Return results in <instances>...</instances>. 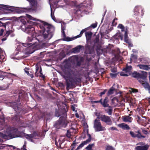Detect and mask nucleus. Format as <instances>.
I'll use <instances>...</instances> for the list:
<instances>
[{
  "label": "nucleus",
  "mask_w": 150,
  "mask_h": 150,
  "mask_svg": "<svg viewBox=\"0 0 150 150\" xmlns=\"http://www.w3.org/2000/svg\"><path fill=\"white\" fill-rule=\"evenodd\" d=\"M42 25H40V27L41 28H43L44 29L42 35H39L35 37H34L33 35H29L27 38V42L23 43V46H29L30 49L31 48H32V47H31V46L35 45L36 41L41 42L44 39L48 38V39L50 40L52 37L54 30V27L44 21H42Z\"/></svg>",
  "instance_id": "f257e3e1"
},
{
  "label": "nucleus",
  "mask_w": 150,
  "mask_h": 150,
  "mask_svg": "<svg viewBox=\"0 0 150 150\" xmlns=\"http://www.w3.org/2000/svg\"><path fill=\"white\" fill-rule=\"evenodd\" d=\"M0 136L4 139H8L17 137H24L33 142V139H37V134L34 132L32 135L26 134L23 132H19L16 129L11 130L10 132H6L4 133L0 132Z\"/></svg>",
  "instance_id": "f03ea898"
},
{
  "label": "nucleus",
  "mask_w": 150,
  "mask_h": 150,
  "mask_svg": "<svg viewBox=\"0 0 150 150\" xmlns=\"http://www.w3.org/2000/svg\"><path fill=\"white\" fill-rule=\"evenodd\" d=\"M62 69L63 76L66 79L67 82L69 81L71 83L73 82L74 73L70 69L71 66H60Z\"/></svg>",
  "instance_id": "7ed1b4c3"
},
{
  "label": "nucleus",
  "mask_w": 150,
  "mask_h": 150,
  "mask_svg": "<svg viewBox=\"0 0 150 150\" xmlns=\"http://www.w3.org/2000/svg\"><path fill=\"white\" fill-rule=\"evenodd\" d=\"M113 53L114 54V58L111 62L110 64L114 66H119L120 64L123 63L122 58L120 55V52L118 48L115 49Z\"/></svg>",
  "instance_id": "20e7f679"
},
{
  "label": "nucleus",
  "mask_w": 150,
  "mask_h": 150,
  "mask_svg": "<svg viewBox=\"0 0 150 150\" xmlns=\"http://www.w3.org/2000/svg\"><path fill=\"white\" fill-rule=\"evenodd\" d=\"M30 3V7L18 9L17 12L20 13L27 12L35 11L37 9V2L35 0H27Z\"/></svg>",
  "instance_id": "39448f33"
},
{
  "label": "nucleus",
  "mask_w": 150,
  "mask_h": 150,
  "mask_svg": "<svg viewBox=\"0 0 150 150\" xmlns=\"http://www.w3.org/2000/svg\"><path fill=\"white\" fill-rule=\"evenodd\" d=\"M70 60L73 62H76V66H81V63L83 62L84 59L83 57L77 56H73L69 59H66L64 61L63 63L64 64V66H70L69 64Z\"/></svg>",
  "instance_id": "423d86ee"
},
{
  "label": "nucleus",
  "mask_w": 150,
  "mask_h": 150,
  "mask_svg": "<svg viewBox=\"0 0 150 150\" xmlns=\"http://www.w3.org/2000/svg\"><path fill=\"white\" fill-rule=\"evenodd\" d=\"M67 125V122L65 117H61L59 120L57 121L54 125V127L57 129L61 127H65Z\"/></svg>",
  "instance_id": "0eeeda50"
},
{
  "label": "nucleus",
  "mask_w": 150,
  "mask_h": 150,
  "mask_svg": "<svg viewBox=\"0 0 150 150\" xmlns=\"http://www.w3.org/2000/svg\"><path fill=\"white\" fill-rule=\"evenodd\" d=\"M83 133L85 134V135H86V134L87 135L88 138L87 140L83 142L81 144H80L75 150H78L79 149L81 148L84 145L89 143L91 141V137L90 135L88 134V129L87 128L83 130Z\"/></svg>",
  "instance_id": "6e6552de"
},
{
  "label": "nucleus",
  "mask_w": 150,
  "mask_h": 150,
  "mask_svg": "<svg viewBox=\"0 0 150 150\" xmlns=\"http://www.w3.org/2000/svg\"><path fill=\"white\" fill-rule=\"evenodd\" d=\"M94 127L96 131L98 132L105 130V128L101 125L99 120L96 119L94 123Z\"/></svg>",
  "instance_id": "1a4fd4ad"
},
{
  "label": "nucleus",
  "mask_w": 150,
  "mask_h": 150,
  "mask_svg": "<svg viewBox=\"0 0 150 150\" xmlns=\"http://www.w3.org/2000/svg\"><path fill=\"white\" fill-rule=\"evenodd\" d=\"M132 70V66H126V67L123 69L124 72H121L120 73V75L122 76H128L129 75L131 74V72Z\"/></svg>",
  "instance_id": "9d476101"
},
{
  "label": "nucleus",
  "mask_w": 150,
  "mask_h": 150,
  "mask_svg": "<svg viewBox=\"0 0 150 150\" xmlns=\"http://www.w3.org/2000/svg\"><path fill=\"white\" fill-rule=\"evenodd\" d=\"M100 120L105 123L107 124L111 125L112 123V120L110 117L105 115H101L99 117Z\"/></svg>",
  "instance_id": "9b49d317"
},
{
  "label": "nucleus",
  "mask_w": 150,
  "mask_h": 150,
  "mask_svg": "<svg viewBox=\"0 0 150 150\" xmlns=\"http://www.w3.org/2000/svg\"><path fill=\"white\" fill-rule=\"evenodd\" d=\"M94 45L91 46L88 44H86L85 45V53L89 54H93L94 52Z\"/></svg>",
  "instance_id": "f8f14e48"
},
{
  "label": "nucleus",
  "mask_w": 150,
  "mask_h": 150,
  "mask_svg": "<svg viewBox=\"0 0 150 150\" xmlns=\"http://www.w3.org/2000/svg\"><path fill=\"white\" fill-rule=\"evenodd\" d=\"M86 30L85 29H83L80 32V34L79 35H78L75 37H74L73 38H71L69 37H67L64 39V40L67 41H71L74 39H76L78 38H80L82 36L83 33L84 32L86 31Z\"/></svg>",
  "instance_id": "ddd939ff"
},
{
  "label": "nucleus",
  "mask_w": 150,
  "mask_h": 150,
  "mask_svg": "<svg viewBox=\"0 0 150 150\" xmlns=\"http://www.w3.org/2000/svg\"><path fill=\"white\" fill-rule=\"evenodd\" d=\"M125 42L128 44L129 46L130 47H132L133 46V44L132 43L131 41L128 39L127 32V29L126 28V31L125 32L124 35Z\"/></svg>",
  "instance_id": "4468645a"
},
{
  "label": "nucleus",
  "mask_w": 150,
  "mask_h": 150,
  "mask_svg": "<svg viewBox=\"0 0 150 150\" xmlns=\"http://www.w3.org/2000/svg\"><path fill=\"white\" fill-rule=\"evenodd\" d=\"M35 30V28L32 25H29L25 27V32L27 33H31Z\"/></svg>",
  "instance_id": "2eb2a0df"
},
{
  "label": "nucleus",
  "mask_w": 150,
  "mask_h": 150,
  "mask_svg": "<svg viewBox=\"0 0 150 150\" xmlns=\"http://www.w3.org/2000/svg\"><path fill=\"white\" fill-rule=\"evenodd\" d=\"M100 103L104 107H107L109 106V104L108 103V100L107 97H105L103 101H102V99H100Z\"/></svg>",
  "instance_id": "dca6fc26"
},
{
  "label": "nucleus",
  "mask_w": 150,
  "mask_h": 150,
  "mask_svg": "<svg viewBox=\"0 0 150 150\" xmlns=\"http://www.w3.org/2000/svg\"><path fill=\"white\" fill-rule=\"evenodd\" d=\"M64 139L63 137H61L59 138L57 137L56 139L55 144L57 146H59L62 143V140Z\"/></svg>",
  "instance_id": "f3484780"
},
{
  "label": "nucleus",
  "mask_w": 150,
  "mask_h": 150,
  "mask_svg": "<svg viewBox=\"0 0 150 150\" xmlns=\"http://www.w3.org/2000/svg\"><path fill=\"white\" fill-rule=\"evenodd\" d=\"M130 115L128 116H123L122 117V119L125 122H131L132 120V117H130Z\"/></svg>",
  "instance_id": "a211bd4d"
},
{
  "label": "nucleus",
  "mask_w": 150,
  "mask_h": 150,
  "mask_svg": "<svg viewBox=\"0 0 150 150\" xmlns=\"http://www.w3.org/2000/svg\"><path fill=\"white\" fill-rule=\"evenodd\" d=\"M140 10H141L142 13V12L143 11V10L138 6H136L134 9V15L136 16H138L139 15V11Z\"/></svg>",
  "instance_id": "6ab92c4d"
},
{
  "label": "nucleus",
  "mask_w": 150,
  "mask_h": 150,
  "mask_svg": "<svg viewBox=\"0 0 150 150\" xmlns=\"http://www.w3.org/2000/svg\"><path fill=\"white\" fill-rule=\"evenodd\" d=\"M118 126L119 127L128 130L130 129L129 126L128 125L125 123H123L119 124Z\"/></svg>",
  "instance_id": "aec40b11"
},
{
  "label": "nucleus",
  "mask_w": 150,
  "mask_h": 150,
  "mask_svg": "<svg viewBox=\"0 0 150 150\" xmlns=\"http://www.w3.org/2000/svg\"><path fill=\"white\" fill-rule=\"evenodd\" d=\"M4 120L2 117H0V131L2 130L5 127Z\"/></svg>",
  "instance_id": "412c9836"
},
{
  "label": "nucleus",
  "mask_w": 150,
  "mask_h": 150,
  "mask_svg": "<svg viewBox=\"0 0 150 150\" xmlns=\"http://www.w3.org/2000/svg\"><path fill=\"white\" fill-rule=\"evenodd\" d=\"M137 57L136 55L133 54L131 55L130 57V60L129 62H128V63H130L132 62H137Z\"/></svg>",
  "instance_id": "4be33fe9"
},
{
  "label": "nucleus",
  "mask_w": 150,
  "mask_h": 150,
  "mask_svg": "<svg viewBox=\"0 0 150 150\" xmlns=\"http://www.w3.org/2000/svg\"><path fill=\"white\" fill-rule=\"evenodd\" d=\"M83 47V46L81 45H78L72 49L73 52L74 53L78 52L80 51V50Z\"/></svg>",
  "instance_id": "5701e85b"
},
{
  "label": "nucleus",
  "mask_w": 150,
  "mask_h": 150,
  "mask_svg": "<svg viewBox=\"0 0 150 150\" xmlns=\"http://www.w3.org/2000/svg\"><path fill=\"white\" fill-rule=\"evenodd\" d=\"M8 147H12L13 149L15 148V146L12 145H9L5 144H0V149H7Z\"/></svg>",
  "instance_id": "b1692460"
},
{
  "label": "nucleus",
  "mask_w": 150,
  "mask_h": 150,
  "mask_svg": "<svg viewBox=\"0 0 150 150\" xmlns=\"http://www.w3.org/2000/svg\"><path fill=\"white\" fill-rule=\"evenodd\" d=\"M130 135L132 136L133 137H137L138 138H140L141 137L144 138L145 137L144 136H142L140 134H136L135 133H134L132 132H130Z\"/></svg>",
  "instance_id": "393cba45"
},
{
  "label": "nucleus",
  "mask_w": 150,
  "mask_h": 150,
  "mask_svg": "<svg viewBox=\"0 0 150 150\" xmlns=\"http://www.w3.org/2000/svg\"><path fill=\"white\" fill-rule=\"evenodd\" d=\"M149 59V58L148 57H143L139 58V60L140 62H142L146 63H148Z\"/></svg>",
  "instance_id": "a878e982"
},
{
  "label": "nucleus",
  "mask_w": 150,
  "mask_h": 150,
  "mask_svg": "<svg viewBox=\"0 0 150 150\" xmlns=\"http://www.w3.org/2000/svg\"><path fill=\"white\" fill-rule=\"evenodd\" d=\"M92 33L91 32H86L85 33V35L86 38L88 40H90L91 37Z\"/></svg>",
  "instance_id": "bb28decb"
},
{
  "label": "nucleus",
  "mask_w": 150,
  "mask_h": 150,
  "mask_svg": "<svg viewBox=\"0 0 150 150\" xmlns=\"http://www.w3.org/2000/svg\"><path fill=\"white\" fill-rule=\"evenodd\" d=\"M128 91L131 93H136L138 92V90L137 89L130 88H128Z\"/></svg>",
  "instance_id": "cd10ccee"
},
{
  "label": "nucleus",
  "mask_w": 150,
  "mask_h": 150,
  "mask_svg": "<svg viewBox=\"0 0 150 150\" xmlns=\"http://www.w3.org/2000/svg\"><path fill=\"white\" fill-rule=\"evenodd\" d=\"M94 144H89L86 148L87 150H93V148L94 147Z\"/></svg>",
  "instance_id": "c85d7f7f"
},
{
  "label": "nucleus",
  "mask_w": 150,
  "mask_h": 150,
  "mask_svg": "<svg viewBox=\"0 0 150 150\" xmlns=\"http://www.w3.org/2000/svg\"><path fill=\"white\" fill-rule=\"evenodd\" d=\"M115 91V89L113 87L111 88L109 90L108 93V95H110L113 93Z\"/></svg>",
  "instance_id": "c756f323"
},
{
  "label": "nucleus",
  "mask_w": 150,
  "mask_h": 150,
  "mask_svg": "<svg viewBox=\"0 0 150 150\" xmlns=\"http://www.w3.org/2000/svg\"><path fill=\"white\" fill-rule=\"evenodd\" d=\"M66 57V54L64 52H61L59 54L58 57L59 59L60 60H62Z\"/></svg>",
  "instance_id": "7c9ffc66"
},
{
  "label": "nucleus",
  "mask_w": 150,
  "mask_h": 150,
  "mask_svg": "<svg viewBox=\"0 0 150 150\" xmlns=\"http://www.w3.org/2000/svg\"><path fill=\"white\" fill-rule=\"evenodd\" d=\"M10 23V22H7L5 23H3L2 22L0 21V27H4L5 28L6 25L9 24Z\"/></svg>",
  "instance_id": "2f4dec72"
},
{
  "label": "nucleus",
  "mask_w": 150,
  "mask_h": 150,
  "mask_svg": "<svg viewBox=\"0 0 150 150\" xmlns=\"http://www.w3.org/2000/svg\"><path fill=\"white\" fill-rule=\"evenodd\" d=\"M107 112L109 115H111L112 114V108L110 106H108V108L105 110Z\"/></svg>",
  "instance_id": "473e14b6"
},
{
  "label": "nucleus",
  "mask_w": 150,
  "mask_h": 150,
  "mask_svg": "<svg viewBox=\"0 0 150 150\" xmlns=\"http://www.w3.org/2000/svg\"><path fill=\"white\" fill-rule=\"evenodd\" d=\"M117 28L121 29V31L124 32L125 30V27L122 24H120L117 26Z\"/></svg>",
  "instance_id": "72a5a7b5"
},
{
  "label": "nucleus",
  "mask_w": 150,
  "mask_h": 150,
  "mask_svg": "<svg viewBox=\"0 0 150 150\" xmlns=\"http://www.w3.org/2000/svg\"><path fill=\"white\" fill-rule=\"evenodd\" d=\"M132 76L134 77L137 78L139 76V73L137 72L134 71L132 73Z\"/></svg>",
  "instance_id": "f704fd0d"
},
{
  "label": "nucleus",
  "mask_w": 150,
  "mask_h": 150,
  "mask_svg": "<svg viewBox=\"0 0 150 150\" xmlns=\"http://www.w3.org/2000/svg\"><path fill=\"white\" fill-rule=\"evenodd\" d=\"M142 85L145 89L147 90L150 87V86L148 83L146 82L143 83Z\"/></svg>",
  "instance_id": "c9c22d12"
},
{
  "label": "nucleus",
  "mask_w": 150,
  "mask_h": 150,
  "mask_svg": "<svg viewBox=\"0 0 150 150\" xmlns=\"http://www.w3.org/2000/svg\"><path fill=\"white\" fill-rule=\"evenodd\" d=\"M140 69L145 70L146 71H148L150 69V67H149V66H139Z\"/></svg>",
  "instance_id": "e433bc0d"
},
{
  "label": "nucleus",
  "mask_w": 150,
  "mask_h": 150,
  "mask_svg": "<svg viewBox=\"0 0 150 150\" xmlns=\"http://www.w3.org/2000/svg\"><path fill=\"white\" fill-rule=\"evenodd\" d=\"M141 146V150H147L149 147V146L148 144H146L144 146Z\"/></svg>",
  "instance_id": "4c0bfd02"
},
{
  "label": "nucleus",
  "mask_w": 150,
  "mask_h": 150,
  "mask_svg": "<svg viewBox=\"0 0 150 150\" xmlns=\"http://www.w3.org/2000/svg\"><path fill=\"white\" fill-rule=\"evenodd\" d=\"M117 19L115 18L112 21V25L113 26H116L117 24V22H115L116 20H117Z\"/></svg>",
  "instance_id": "58836bf2"
},
{
  "label": "nucleus",
  "mask_w": 150,
  "mask_h": 150,
  "mask_svg": "<svg viewBox=\"0 0 150 150\" xmlns=\"http://www.w3.org/2000/svg\"><path fill=\"white\" fill-rule=\"evenodd\" d=\"M105 150H115L114 148L112 146H107L106 147Z\"/></svg>",
  "instance_id": "ea45409f"
},
{
  "label": "nucleus",
  "mask_w": 150,
  "mask_h": 150,
  "mask_svg": "<svg viewBox=\"0 0 150 150\" xmlns=\"http://www.w3.org/2000/svg\"><path fill=\"white\" fill-rule=\"evenodd\" d=\"M99 41V37H98L97 36L95 40H94V44L93 45H95V43H98V42Z\"/></svg>",
  "instance_id": "a19ab883"
},
{
  "label": "nucleus",
  "mask_w": 150,
  "mask_h": 150,
  "mask_svg": "<svg viewBox=\"0 0 150 150\" xmlns=\"http://www.w3.org/2000/svg\"><path fill=\"white\" fill-rule=\"evenodd\" d=\"M27 16L28 18H29L30 20L35 21H36V19L35 18L33 17H32L30 15H27Z\"/></svg>",
  "instance_id": "79ce46f5"
},
{
  "label": "nucleus",
  "mask_w": 150,
  "mask_h": 150,
  "mask_svg": "<svg viewBox=\"0 0 150 150\" xmlns=\"http://www.w3.org/2000/svg\"><path fill=\"white\" fill-rule=\"evenodd\" d=\"M1 52H0V54H1ZM4 55L1 56L0 54V62H3L4 59Z\"/></svg>",
  "instance_id": "37998d69"
},
{
  "label": "nucleus",
  "mask_w": 150,
  "mask_h": 150,
  "mask_svg": "<svg viewBox=\"0 0 150 150\" xmlns=\"http://www.w3.org/2000/svg\"><path fill=\"white\" fill-rule=\"evenodd\" d=\"M113 67L111 68V71L112 72H116L117 71V69L116 67Z\"/></svg>",
  "instance_id": "c03bdc74"
},
{
  "label": "nucleus",
  "mask_w": 150,
  "mask_h": 150,
  "mask_svg": "<svg viewBox=\"0 0 150 150\" xmlns=\"http://www.w3.org/2000/svg\"><path fill=\"white\" fill-rule=\"evenodd\" d=\"M45 52H41L40 54L39 57L40 58H42L44 57L45 54Z\"/></svg>",
  "instance_id": "a18cd8bd"
},
{
  "label": "nucleus",
  "mask_w": 150,
  "mask_h": 150,
  "mask_svg": "<svg viewBox=\"0 0 150 150\" xmlns=\"http://www.w3.org/2000/svg\"><path fill=\"white\" fill-rule=\"evenodd\" d=\"M0 8H2L7 9L8 8V6L6 5H0Z\"/></svg>",
  "instance_id": "49530a36"
},
{
  "label": "nucleus",
  "mask_w": 150,
  "mask_h": 150,
  "mask_svg": "<svg viewBox=\"0 0 150 150\" xmlns=\"http://www.w3.org/2000/svg\"><path fill=\"white\" fill-rule=\"evenodd\" d=\"M71 132L70 131V130H68L67 134V137L69 138H70L71 137Z\"/></svg>",
  "instance_id": "de8ad7c7"
},
{
  "label": "nucleus",
  "mask_w": 150,
  "mask_h": 150,
  "mask_svg": "<svg viewBox=\"0 0 150 150\" xmlns=\"http://www.w3.org/2000/svg\"><path fill=\"white\" fill-rule=\"evenodd\" d=\"M91 57H90L89 56V57L87 56L86 59V61L89 62L91 60Z\"/></svg>",
  "instance_id": "09e8293b"
},
{
  "label": "nucleus",
  "mask_w": 150,
  "mask_h": 150,
  "mask_svg": "<svg viewBox=\"0 0 150 150\" xmlns=\"http://www.w3.org/2000/svg\"><path fill=\"white\" fill-rule=\"evenodd\" d=\"M97 26V23H94L93 24H92L91 25V26L93 28H95Z\"/></svg>",
  "instance_id": "8fccbe9b"
},
{
  "label": "nucleus",
  "mask_w": 150,
  "mask_h": 150,
  "mask_svg": "<svg viewBox=\"0 0 150 150\" xmlns=\"http://www.w3.org/2000/svg\"><path fill=\"white\" fill-rule=\"evenodd\" d=\"M110 75L112 78H114L116 76L117 74H110Z\"/></svg>",
  "instance_id": "3c124183"
},
{
  "label": "nucleus",
  "mask_w": 150,
  "mask_h": 150,
  "mask_svg": "<svg viewBox=\"0 0 150 150\" xmlns=\"http://www.w3.org/2000/svg\"><path fill=\"white\" fill-rule=\"evenodd\" d=\"M139 81L142 85L143 84V83H144V82H145V81H144V80L143 79H139Z\"/></svg>",
  "instance_id": "603ef678"
},
{
  "label": "nucleus",
  "mask_w": 150,
  "mask_h": 150,
  "mask_svg": "<svg viewBox=\"0 0 150 150\" xmlns=\"http://www.w3.org/2000/svg\"><path fill=\"white\" fill-rule=\"evenodd\" d=\"M4 31V29L1 28L0 30V36L2 35Z\"/></svg>",
  "instance_id": "864d4df0"
},
{
  "label": "nucleus",
  "mask_w": 150,
  "mask_h": 150,
  "mask_svg": "<svg viewBox=\"0 0 150 150\" xmlns=\"http://www.w3.org/2000/svg\"><path fill=\"white\" fill-rule=\"evenodd\" d=\"M43 63V64H42V66H45V65H46V66H49V65H48L45 63H44L43 61L40 62L39 64L40 65V64H41Z\"/></svg>",
  "instance_id": "5fc2aeb1"
},
{
  "label": "nucleus",
  "mask_w": 150,
  "mask_h": 150,
  "mask_svg": "<svg viewBox=\"0 0 150 150\" xmlns=\"http://www.w3.org/2000/svg\"><path fill=\"white\" fill-rule=\"evenodd\" d=\"M51 16L52 19L54 21H55V18L54 17V15H53L52 11L51 12Z\"/></svg>",
  "instance_id": "6e6d98bb"
},
{
  "label": "nucleus",
  "mask_w": 150,
  "mask_h": 150,
  "mask_svg": "<svg viewBox=\"0 0 150 150\" xmlns=\"http://www.w3.org/2000/svg\"><path fill=\"white\" fill-rule=\"evenodd\" d=\"M142 148L141 146H137L135 148L136 150H141Z\"/></svg>",
  "instance_id": "4d7b16f0"
},
{
  "label": "nucleus",
  "mask_w": 150,
  "mask_h": 150,
  "mask_svg": "<svg viewBox=\"0 0 150 150\" xmlns=\"http://www.w3.org/2000/svg\"><path fill=\"white\" fill-rule=\"evenodd\" d=\"M26 147V145L25 144V143L23 145V147L21 149V150H27L25 148Z\"/></svg>",
  "instance_id": "13d9d810"
},
{
  "label": "nucleus",
  "mask_w": 150,
  "mask_h": 150,
  "mask_svg": "<svg viewBox=\"0 0 150 150\" xmlns=\"http://www.w3.org/2000/svg\"><path fill=\"white\" fill-rule=\"evenodd\" d=\"M106 91H106V90H105L103 92H101L100 93V96H101L102 95L105 94V93L106 92Z\"/></svg>",
  "instance_id": "bf43d9fd"
},
{
  "label": "nucleus",
  "mask_w": 150,
  "mask_h": 150,
  "mask_svg": "<svg viewBox=\"0 0 150 150\" xmlns=\"http://www.w3.org/2000/svg\"><path fill=\"white\" fill-rule=\"evenodd\" d=\"M15 52H15L14 53V55H17L19 53V52L17 50H16L15 51Z\"/></svg>",
  "instance_id": "052dcab7"
},
{
  "label": "nucleus",
  "mask_w": 150,
  "mask_h": 150,
  "mask_svg": "<svg viewBox=\"0 0 150 150\" xmlns=\"http://www.w3.org/2000/svg\"><path fill=\"white\" fill-rule=\"evenodd\" d=\"M62 32L63 34L64 37H66V35H65L64 30H63V31H62Z\"/></svg>",
  "instance_id": "680f3d73"
},
{
  "label": "nucleus",
  "mask_w": 150,
  "mask_h": 150,
  "mask_svg": "<svg viewBox=\"0 0 150 150\" xmlns=\"http://www.w3.org/2000/svg\"><path fill=\"white\" fill-rule=\"evenodd\" d=\"M101 100L100 99L99 101H93V103H100Z\"/></svg>",
  "instance_id": "e2e57ef3"
},
{
  "label": "nucleus",
  "mask_w": 150,
  "mask_h": 150,
  "mask_svg": "<svg viewBox=\"0 0 150 150\" xmlns=\"http://www.w3.org/2000/svg\"><path fill=\"white\" fill-rule=\"evenodd\" d=\"M24 71H25V73H26L28 75H29V73L28 72V71H27L26 70V69H24Z\"/></svg>",
  "instance_id": "0e129e2a"
},
{
  "label": "nucleus",
  "mask_w": 150,
  "mask_h": 150,
  "mask_svg": "<svg viewBox=\"0 0 150 150\" xmlns=\"http://www.w3.org/2000/svg\"><path fill=\"white\" fill-rule=\"evenodd\" d=\"M4 77L3 76H0V80H2Z\"/></svg>",
  "instance_id": "69168bd1"
},
{
  "label": "nucleus",
  "mask_w": 150,
  "mask_h": 150,
  "mask_svg": "<svg viewBox=\"0 0 150 150\" xmlns=\"http://www.w3.org/2000/svg\"><path fill=\"white\" fill-rule=\"evenodd\" d=\"M110 129L112 130H115L116 129V128L114 127H111L110 128Z\"/></svg>",
  "instance_id": "338daca9"
},
{
  "label": "nucleus",
  "mask_w": 150,
  "mask_h": 150,
  "mask_svg": "<svg viewBox=\"0 0 150 150\" xmlns=\"http://www.w3.org/2000/svg\"><path fill=\"white\" fill-rule=\"evenodd\" d=\"M6 39H7V38L6 37H5V38H3L1 39V40L2 41H4L6 40Z\"/></svg>",
  "instance_id": "774afa93"
}]
</instances>
